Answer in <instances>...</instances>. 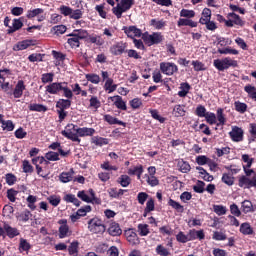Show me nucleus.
Returning a JSON list of instances; mask_svg holds the SVG:
<instances>
[{"label": "nucleus", "mask_w": 256, "mask_h": 256, "mask_svg": "<svg viewBox=\"0 0 256 256\" xmlns=\"http://www.w3.org/2000/svg\"><path fill=\"white\" fill-rule=\"evenodd\" d=\"M46 93L50 95H61L66 99H59L56 102V113L58 115L59 123H63L67 118L68 112L65 111L66 109L71 108V103L73 99V91H71L67 82H52L45 87Z\"/></svg>", "instance_id": "1"}, {"label": "nucleus", "mask_w": 256, "mask_h": 256, "mask_svg": "<svg viewBox=\"0 0 256 256\" xmlns=\"http://www.w3.org/2000/svg\"><path fill=\"white\" fill-rule=\"evenodd\" d=\"M245 175H242L238 179V186L243 189H256V173L251 167H243Z\"/></svg>", "instance_id": "2"}, {"label": "nucleus", "mask_w": 256, "mask_h": 256, "mask_svg": "<svg viewBox=\"0 0 256 256\" xmlns=\"http://www.w3.org/2000/svg\"><path fill=\"white\" fill-rule=\"evenodd\" d=\"M213 66L215 67V69H217V71H227V69H230V67H233L234 69L236 67H239V62L232 59L231 57H225L222 59L214 60Z\"/></svg>", "instance_id": "3"}, {"label": "nucleus", "mask_w": 256, "mask_h": 256, "mask_svg": "<svg viewBox=\"0 0 256 256\" xmlns=\"http://www.w3.org/2000/svg\"><path fill=\"white\" fill-rule=\"evenodd\" d=\"M163 34L161 32H153L149 34V32H144L142 34V41L147 45V47H153V45H159V43H163Z\"/></svg>", "instance_id": "4"}, {"label": "nucleus", "mask_w": 256, "mask_h": 256, "mask_svg": "<svg viewBox=\"0 0 256 256\" xmlns=\"http://www.w3.org/2000/svg\"><path fill=\"white\" fill-rule=\"evenodd\" d=\"M133 5H135V0H121L120 4H117L116 7L112 8V13L117 17V19H121L123 17V13H127Z\"/></svg>", "instance_id": "5"}, {"label": "nucleus", "mask_w": 256, "mask_h": 256, "mask_svg": "<svg viewBox=\"0 0 256 256\" xmlns=\"http://www.w3.org/2000/svg\"><path fill=\"white\" fill-rule=\"evenodd\" d=\"M78 126L75 124H67L65 129L61 131V135L66 139H70L74 143H81V139L77 135Z\"/></svg>", "instance_id": "6"}, {"label": "nucleus", "mask_w": 256, "mask_h": 256, "mask_svg": "<svg viewBox=\"0 0 256 256\" xmlns=\"http://www.w3.org/2000/svg\"><path fill=\"white\" fill-rule=\"evenodd\" d=\"M88 229L90 233L103 235L107 228L104 226L103 221L99 218H92L88 221Z\"/></svg>", "instance_id": "7"}, {"label": "nucleus", "mask_w": 256, "mask_h": 256, "mask_svg": "<svg viewBox=\"0 0 256 256\" xmlns=\"http://www.w3.org/2000/svg\"><path fill=\"white\" fill-rule=\"evenodd\" d=\"M226 27H245V20L241 19V16L239 14H236L235 12H230L226 16Z\"/></svg>", "instance_id": "8"}, {"label": "nucleus", "mask_w": 256, "mask_h": 256, "mask_svg": "<svg viewBox=\"0 0 256 256\" xmlns=\"http://www.w3.org/2000/svg\"><path fill=\"white\" fill-rule=\"evenodd\" d=\"M160 71L163 75L171 77V75H175V73L179 72V67L173 62H161Z\"/></svg>", "instance_id": "9"}, {"label": "nucleus", "mask_w": 256, "mask_h": 256, "mask_svg": "<svg viewBox=\"0 0 256 256\" xmlns=\"http://www.w3.org/2000/svg\"><path fill=\"white\" fill-rule=\"evenodd\" d=\"M127 47H128L127 42H123V41L117 42L110 47V53L111 55L118 57L119 55H123V53H126Z\"/></svg>", "instance_id": "10"}, {"label": "nucleus", "mask_w": 256, "mask_h": 256, "mask_svg": "<svg viewBox=\"0 0 256 256\" xmlns=\"http://www.w3.org/2000/svg\"><path fill=\"white\" fill-rule=\"evenodd\" d=\"M245 135V131H243V128L239 126H233L232 131L229 132V136L234 143H241L243 141Z\"/></svg>", "instance_id": "11"}, {"label": "nucleus", "mask_w": 256, "mask_h": 256, "mask_svg": "<svg viewBox=\"0 0 256 256\" xmlns=\"http://www.w3.org/2000/svg\"><path fill=\"white\" fill-rule=\"evenodd\" d=\"M123 31L129 39H135V37H142L143 38V32L141 29L137 28V26H124Z\"/></svg>", "instance_id": "12"}, {"label": "nucleus", "mask_w": 256, "mask_h": 256, "mask_svg": "<svg viewBox=\"0 0 256 256\" xmlns=\"http://www.w3.org/2000/svg\"><path fill=\"white\" fill-rule=\"evenodd\" d=\"M124 235L130 245H139V236L135 232V228L125 230Z\"/></svg>", "instance_id": "13"}, {"label": "nucleus", "mask_w": 256, "mask_h": 256, "mask_svg": "<svg viewBox=\"0 0 256 256\" xmlns=\"http://www.w3.org/2000/svg\"><path fill=\"white\" fill-rule=\"evenodd\" d=\"M45 13V10L43 8H36L32 10H28L26 17L27 19H35V17H38V21H45V16L43 14Z\"/></svg>", "instance_id": "14"}, {"label": "nucleus", "mask_w": 256, "mask_h": 256, "mask_svg": "<svg viewBox=\"0 0 256 256\" xmlns=\"http://www.w3.org/2000/svg\"><path fill=\"white\" fill-rule=\"evenodd\" d=\"M26 89L27 86H25V82L23 80H19L15 85L14 91L12 93L14 99H21V97H23V91Z\"/></svg>", "instance_id": "15"}, {"label": "nucleus", "mask_w": 256, "mask_h": 256, "mask_svg": "<svg viewBox=\"0 0 256 256\" xmlns=\"http://www.w3.org/2000/svg\"><path fill=\"white\" fill-rule=\"evenodd\" d=\"M23 19H25V17L13 19L12 26L7 30L8 35H12V33H15L16 31H19V29L23 28Z\"/></svg>", "instance_id": "16"}, {"label": "nucleus", "mask_w": 256, "mask_h": 256, "mask_svg": "<svg viewBox=\"0 0 256 256\" xmlns=\"http://www.w3.org/2000/svg\"><path fill=\"white\" fill-rule=\"evenodd\" d=\"M107 232L111 237H119V235H122L123 230L121 229V226H119V223L117 222H111Z\"/></svg>", "instance_id": "17"}, {"label": "nucleus", "mask_w": 256, "mask_h": 256, "mask_svg": "<svg viewBox=\"0 0 256 256\" xmlns=\"http://www.w3.org/2000/svg\"><path fill=\"white\" fill-rule=\"evenodd\" d=\"M59 227V238L65 239L69 234V225H67V219H60L58 221Z\"/></svg>", "instance_id": "18"}, {"label": "nucleus", "mask_w": 256, "mask_h": 256, "mask_svg": "<svg viewBox=\"0 0 256 256\" xmlns=\"http://www.w3.org/2000/svg\"><path fill=\"white\" fill-rule=\"evenodd\" d=\"M109 99L113 101L117 109H120L121 111H127V103L123 101V97H121L120 95H116L109 97Z\"/></svg>", "instance_id": "19"}, {"label": "nucleus", "mask_w": 256, "mask_h": 256, "mask_svg": "<svg viewBox=\"0 0 256 256\" xmlns=\"http://www.w3.org/2000/svg\"><path fill=\"white\" fill-rule=\"evenodd\" d=\"M33 45H35V40H23L14 45L13 51H25V49H29Z\"/></svg>", "instance_id": "20"}, {"label": "nucleus", "mask_w": 256, "mask_h": 256, "mask_svg": "<svg viewBox=\"0 0 256 256\" xmlns=\"http://www.w3.org/2000/svg\"><path fill=\"white\" fill-rule=\"evenodd\" d=\"M188 237L190 241H195V239H199V241H203L205 239V231L203 229L201 230H189Z\"/></svg>", "instance_id": "21"}, {"label": "nucleus", "mask_w": 256, "mask_h": 256, "mask_svg": "<svg viewBox=\"0 0 256 256\" xmlns=\"http://www.w3.org/2000/svg\"><path fill=\"white\" fill-rule=\"evenodd\" d=\"M198 25L199 22H195L191 18H179V20L177 21L178 27H191L193 29Z\"/></svg>", "instance_id": "22"}, {"label": "nucleus", "mask_w": 256, "mask_h": 256, "mask_svg": "<svg viewBox=\"0 0 256 256\" xmlns=\"http://www.w3.org/2000/svg\"><path fill=\"white\" fill-rule=\"evenodd\" d=\"M103 120L108 123V125H121L122 127H127V123L118 120L116 117H113L111 114H105Z\"/></svg>", "instance_id": "23"}, {"label": "nucleus", "mask_w": 256, "mask_h": 256, "mask_svg": "<svg viewBox=\"0 0 256 256\" xmlns=\"http://www.w3.org/2000/svg\"><path fill=\"white\" fill-rule=\"evenodd\" d=\"M67 37H70L68 38L67 43L70 45L71 49H77L81 46V40L77 38L75 32L68 34Z\"/></svg>", "instance_id": "24"}, {"label": "nucleus", "mask_w": 256, "mask_h": 256, "mask_svg": "<svg viewBox=\"0 0 256 256\" xmlns=\"http://www.w3.org/2000/svg\"><path fill=\"white\" fill-rule=\"evenodd\" d=\"M76 133L78 137H93V135H95V128H79L78 126V128L76 129Z\"/></svg>", "instance_id": "25"}, {"label": "nucleus", "mask_w": 256, "mask_h": 256, "mask_svg": "<svg viewBox=\"0 0 256 256\" xmlns=\"http://www.w3.org/2000/svg\"><path fill=\"white\" fill-rule=\"evenodd\" d=\"M4 231L9 239H15V237H19L20 235L19 230L11 227L9 224H4Z\"/></svg>", "instance_id": "26"}, {"label": "nucleus", "mask_w": 256, "mask_h": 256, "mask_svg": "<svg viewBox=\"0 0 256 256\" xmlns=\"http://www.w3.org/2000/svg\"><path fill=\"white\" fill-rule=\"evenodd\" d=\"M239 231L240 233H242V235H253L255 233L253 227H251V224H249V222L242 223L240 225Z\"/></svg>", "instance_id": "27"}, {"label": "nucleus", "mask_w": 256, "mask_h": 256, "mask_svg": "<svg viewBox=\"0 0 256 256\" xmlns=\"http://www.w3.org/2000/svg\"><path fill=\"white\" fill-rule=\"evenodd\" d=\"M223 108L217 109V116L216 119L218 122H216V127H221L227 123V119L225 118V114L223 113Z\"/></svg>", "instance_id": "28"}, {"label": "nucleus", "mask_w": 256, "mask_h": 256, "mask_svg": "<svg viewBox=\"0 0 256 256\" xmlns=\"http://www.w3.org/2000/svg\"><path fill=\"white\" fill-rule=\"evenodd\" d=\"M181 91H178V96L185 98L186 95H189V91H191V85L189 82H182L180 84Z\"/></svg>", "instance_id": "29"}, {"label": "nucleus", "mask_w": 256, "mask_h": 256, "mask_svg": "<svg viewBox=\"0 0 256 256\" xmlns=\"http://www.w3.org/2000/svg\"><path fill=\"white\" fill-rule=\"evenodd\" d=\"M88 41H89V43L97 45V47H101V46L105 45V40L103 39V37H101L99 35H90L88 38Z\"/></svg>", "instance_id": "30"}, {"label": "nucleus", "mask_w": 256, "mask_h": 256, "mask_svg": "<svg viewBox=\"0 0 256 256\" xmlns=\"http://www.w3.org/2000/svg\"><path fill=\"white\" fill-rule=\"evenodd\" d=\"M29 111H36L37 113H45L48 111L47 106L43 105V104H30L28 106Z\"/></svg>", "instance_id": "31"}, {"label": "nucleus", "mask_w": 256, "mask_h": 256, "mask_svg": "<svg viewBox=\"0 0 256 256\" xmlns=\"http://www.w3.org/2000/svg\"><path fill=\"white\" fill-rule=\"evenodd\" d=\"M143 165H138L130 168L128 170V175H136L137 179H141V175H143Z\"/></svg>", "instance_id": "32"}, {"label": "nucleus", "mask_w": 256, "mask_h": 256, "mask_svg": "<svg viewBox=\"0 0 256 256\" xmlns=\"http://www.w3.org/2000/svg\"><path fill=\"white\" fill-rule=\"evenodd\" d=\"M196 170L199 171V174L201 175L203 180L208 181V183L213 181V179H214L213 175H210L207 172V170H205V168H203L201 166H197Z\"/></svg>", "instance_id": "33"}, {"label": "nucleus", "mask_w": 256, "mask_h": 256, "mask_svg": "<svg viewBox=\"0 0 256 256\" xmlns=\"http://www.w3.org/2000/svg\"><path fill=\"white\" fill-rule=\"evenodd\" d=\"M244 91H245V93L248 94V97L250 99H252V101H255V99H256V87L255 86L248 84L244 87Z\"/></svg>", "instance_id": "34"}, {"label": "nucleus", "mask_w": 256, "mask_h": 256, "mask_svg": "<svg viewBox=\"0 0 256 256\" xmlns=\"http://www.w3.org/2000/svg\"><path fill=\"white\" fill-rule=\"evenodd\" d=\"M104 89L108 93H114V91H117V84H113V78H108L104 84Z\"/></svg>", "instance_id": "35"}, {"label": "nucleus", "mask_w": 256, "mask_h": 256, "mask_svg": "<svg viewBox=\"0 0 256 256\" xmlns=\"http://www.w3.org/2000/svg\"><path fill=\"white\" fill-rule=\"evenodd\" d=\"M64 201L66 203H73V205H75L76 207L81 206V202L79 201V199H77V197H75V194H66L64 196Z\"/></svg>", "instance_id": "36"}, {"label": "nucleus", "mask_w": 256, "mask_h": 256, "mask_svg": "<svg viewBox=\"0 0 256 256\" xmlns=\"http://www.w3.org/2000/svg\"><path fill=\"white\" fill-rule=\"evenodd\" d=\"M242 211L247 215V213H253V202L251 200H244L242 202Z\"/></svg>", "instance_id": "37"}, {"label": "nucleus", "mask_w": 256, "mask_h": 256, "mask_svg": "<svg viewBox=\"0 0 256 256\" xmlns=\"http://www.w3.org/2000/svg\"><path fill=\"white\" fill-rule=\"evenodd\" d=\"M68 253L71 256H78L79 255V242L74 241L68 247Z\"/></svg>", "instance_id": "38"}, {"label": "nucleus", "mask_w": 256, "mask_h": 256, "mask_svg": "<svg viewBox=\"0 0 256 256\" xmlns=\"http://www.w3.org/2000/svg\"><path fill=\"white\" fill-rule=\"evenodd\" d=\"M234 107H235V111H237V113H241L243 115V113H247V104L241 101H235L234 102Z\"/></svg>", "instance_id": "39"}, {"label": "nucleus", "mask_w": 256, "mask_h": 256, "mask_svg": "<svg viewBox=\"0 0 256 256\" xmlns=\"http://www.w3.org/2000/svg\"><path fill=\"white\" fill-rule=\"evenodd\" d=\"M218 53H220V55H239V50L228 46L226 48H219Z\"/></svg>", "instance_id": "40"}, {"label": "nucleus", "mask_w": 256, "mask_h": 256, "mask_svg": "<svg viewBox=\"0 0 256 256\" xmlns=\"http://www.w3.org/2000/svg\"><path fill=\"white\" fill-rule=\"evenodd\" d=\"M222 183L228 185V187H232L235 184V177L231 176L228 173H224L221 178Z\"/></svg>", "instance_id": "41"}, {"label": "nucleus", "mask_w": 256, "mask_h": 256, "mask_svg": "<svg viewBox=\"0 0 256 256\" xmlns=\"http://www.w3.org/2000/svg\"><path fill=\"white\" fill-rule=\"evenodd\" d=\"M169 207H172V209H175L178 213H183L185 211V208H183V205H181L179 202L169 199L168 200Z\"/></svg>", "instance_id": "42"}, {"label": "nucleus", "mask_w": 256, "mask_h": 256, "mask_svg": "<svg viewBox=\"0 0 256 256\" xmlns=\"http://www.w3.org/2000/svg\"><path fill=\"white\" fill-rule=\"evenodd\" d=\"M92 143L98 147H103V145H109V139L95 136L92 138Z\"/></svg>", "instance_id": "43"}, {"label": "nucleus", "mask_w": 256, "mask_h": 256, "mask_svg": "<svg viewBox=\"0 0 256 256\" xmlns=\"http://www.w3.org/2000/svg\"><path fill=\"white\" fill-rule=\"evenodd\" d=\"M117 182L119 183V185H121V187H128L131 185V177H129L128 175H121Z\"/></svg>", "instance_id": "44"}, {"label": "nucleus", "mask_w": 256, "mask_h": 256, "mask_svg": "<svg viewBox=\"0 0 256 256\" xmlns=\"http://www.w3.org/2000/svg\"><path fill=\"white\" fill-rule=\"evenodd\" d=\"M138 233L140 237H147L151 231L149 230V226L147 224H138Z\"/></svg>", "instance_id": "45"}, {"label": "nucleus", "mask_w": 256, "mask_h": 256, "mask_svg": "<svg viewBox=\"0 0 256 256\" xmlns=\"http://www.w3.org/2000/svg\"><path fill=\"white\" fill-rule=\"evenodd\" d=\"M86 80L90 83H93L94 85H99V83H101V77L93 73L86 74Z\"/></svg>", "instance_id": "46"}, {"label": "nucleus", "mask_w": 256, "mask_h": 256, "mask_svg": "<svg viewBox=\"0 0 256 256\" xmlns=\"http://www.w3.org/2000/svg\"><path fill=\"white\" fill-rule=\"evenodd\" d=\"M204 117L209 125H217V115H215V113L207 112Z\"/></svg>", "instance_id": "47"}, {"label": "nucleus", "mask_w": 256, "mask_h": 256, "mask_svg": "<svg viewBox=\"0 0 256 256\" xmlns=\"http://www.w3.org/2000/svg\"><path fill=\"white\" fill-rule=\"evenodd\" d=\"M213 211L214 213H216V215H219V216L227 215V206L214 204Z\"/></svg>", "instance_id": "48"}, {"label": "nucleus", "mask_w": 256, "mask_h": 256, "mask_svg": "<svg viewBox=\"0 0 256 256\" xmlns=\"http://www.w3.org/2000/svg\"><path fill=\"white\" fill-rule=\"evenodd\" d=\"M178 167H180L181 173H189V171H191V165L184 160L178 162Z\"/></svg>", "instance_id": "49"}, {"label": "nucleus", "mask_w": 256, "mask_h": 256, "mask_svg": "<svg viewBox=\"0 0 256 256\" xmlns=\"http://www.w3.org/2000/svg\"><path fill=\"white\" fill-rule=\"evenodd\" d=\"M173 115L175 117H185V108L182 105H175L173 109Z\"/></svg>", "instance_id": "50"}, {"label": "nucleus", "mask_w": 256, "mask_h": 256, "mask_svg": "<svg viewBox=\"0 0 256 256\" xmlns=\"http://www.w3.org/2000/svg\"><path fill=\"white\" fill-rule=\"evenodd\" d=\"M61 183H69L73 181V174L70 172H62L59 176Z\"/></svg>", "instance_id": "51"}, {"label": "nucleus", "mask_w": 256, "mask_h": 256, "mask_svg": "<svg viewBox=\"0 0 256 256\" xmlns=\"http://www.w3.org/2000/svg\"><path fill=\"white\" fill-rule=\"evenodd\" d=\"M43 57H45V54L33 53L28 56V61H30V63L41 62L43 61Z\"/></svg>", "instance_id": "52"}, {"label": "nucleus", "mask_w": 256, "mask_h": 256, "mask_svg": "<svg viewBox=\"0 0 256 256\" xmlns=\"http://www.w3.org/2000/svg\"><path fill=\"white\" fill-rule=\"evenodd\" d=\"M26 201L28 203V207L31 211H35V209H37V206L35 205L36 201H37V196H33V195H29L26 198Z\"/></svg>", "instance_id": "53"}, {"label": "nucleus", "mask_w": 256, "mask_h": 256, "mask_svg": "<svg viewBox=\"0 0 256 256\" xmlns=\"http://www.w3.org/2000/svg\"><path fill=\"white\" fill-rule=\"evenodd\" d=\"M30 249H31V244L28 243L26 239L20 238V243H19L20 253H23V251H29Z\"/></svg>", "instance_id": "54"}, {"label": "nucleus", "mask_w": 256, "mask_h": 256, "mask_svg": "<svg viewBox=\"0 0 256 256\" xmlns=\"http://www.w3.org/2000/svg\"><path fill=\"white\" fill-rule=\"evenodd\" d=\"M1 125L3 131H13L15 129V124H13L12 120H2Z\"/></svg>", "instance_id": "55"}, {"label": "nucleus", "mask_w": 256, "mask_h": 256, "mask_svg": "<svg viewBox=\"0 0 256 256\" xmlns=\"http://www.w3.org/2000/svg\"><path fill=\"white\" fill-rule=\"evenodd\" d=\"M73 33H75V35L80 41L83 39H87V37H89V32H87V30L84 29H76L73 31Z\"/></svg>", "instance_id": "56"}, {"label": "nucleus", "mask_w": 256, "mask_h": 256, "mask_svg": "<svg viewBox=\"0 0 256 256\" xmlns=\"http://www.w3.org/2000/svg\"><path fill=\"white\" fill-rule=\"evenodd\" d=\"M150 25H151L152 27H154L155 29H157V30H161V29H163V27H165V25H167V24H166L165 21H163V20H158V21H157V19H152V20L150 21Z\"/></svg>", "instance_id": "57"}, {"label": "nucleus", "mask_w": 256, "mask_h": 256, "mask_svg": "<svg viewBox=\"0 0 256 256\" xmlns=\"http://www.w3.org/2000/svg\"><path fill=\"white\" fill-rule=\"evenodd\" d=\"M52 31H54V35H64V33L67 32V26L65 25H57L52 28Z\"/></svg>", "instance_id": "58"}, {"label": "nucleus", "mask_w": 256, "mask_h": 256, "mask_svg": "<svg viewBox=\"0 0 256 256\" xmlns=\"http://www.w3.org/2000/svg\"><path fill=\"white\" fill-rule=\"evenodd\" d=\"M89 101V107H92V109H99L101 107V100L97 96H91Z\"/></svg>", "instance_id": "59"}, {"label": "nucleus", "mask_w": 256, "mask_h": 256, "mask_svg": "<svg viewBox=\"0 0 256 256\" xmlns=\"http://www.w3.org/2000/svg\"><path fill=\"white\" fill-rule=\"evenodd\" d=\"M176 241H178V243H188V241H191V240L189 238V234L185 235V233L183 231H180L176 235Z\"/></svg>", "instance_id": "60"}, {"label": "nucleus", "mask_w": 256, "mask_h": 256, "mask_svg": "<svg viewBox=\"0 0 256 256\" xmlns=\"http://www.w3.org/2000/svg\"><path fill=\"white\" fill-rule=\"evenodd\" d=\"M195 193H205V182L198 180L196 185L193 186Z\"/></svg>", "instance_id": "61"}, {"label": "nucleus", "mask_w": 256, "mask_h": 256, "mask_svg": "<svg viewBox=\"0 0 256 256\" xmlns=\"http://www.w3.org/2000/svg\"><path fill=\"white\" fill-rule=\"evenodd\" d=\"M248 132L251 135V139L249 140V143H253L256 139V123H250L248 127Z\"/></svg>", "instance_id": "62"}, {"label": "nucleus", "mask_w": 256, "mask_h": 256, "mask_svg": "<svg viewBox=\"0 0 256 256\" xmlns=\"http://www.w3.org/2000/svg\"><path fill=\"white\" fill-rule=\"evenodd\" d=\"M180 17H185L186 19H193L195 17L194 10L182 9L180 11Z\"/></svg>", "instance_id": "63"}, {"label": "nucleus", "mask_w": 256, "mask_h": 256, "mask_svg": "<svg viewBox=\"0 0 256 256\" xmlns=\"http://www.w3.org/2000/svg\"><path fill=\"white\" fill-rule=\"evenodd\" d=\"M45 159H47V161H59V153L49 151L45 154Z\"/></svg>", "instance_id": "64"}]
</instances>
